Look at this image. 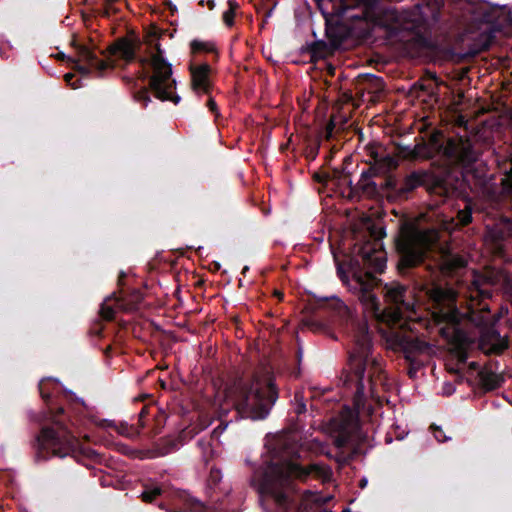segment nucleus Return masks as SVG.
I'll list each match as a JSON object with an SVG mask.
<instances>
[{
  "label": "nucleus",
  "instance_id": "nucleus-19",
  "mask_svg": "<svg viewBox=\"0 0 512 512\" xmlns=\"http://www.w3.org/2000/svg\"><path fill=\"white\" fill-rule=\"evenodd\" d=\"M472 220V212L470 207L466 206L463 210L457 212L456 218L451 217L449 220L443 221V229L452 231L456 227L465 226Z\"/></svg>",
  "mask_w": 512,
  "mask_h": 512
},
{
  "label": "nucleus",
  "instance_id": "nucleus-2",
  "mask_svg": "<svg viewBox=\"0 0 512 512\" xmlns=\"http://www.w3.org/2000/svg\"><path fill=\"white\" fill-rule=\"evenodd\" d=\"M501 289L512 295V274L502 269L487 267L473 271L470 285L465 291L455 292L452 288L433 286L427 291L429 311L433 324L440 335L449 342L461 343L464 334L458 324L461 316L477 325L486 323L485 315L476 318L475 310L487 314L488 307L482 300L492 296L493 289Z\"/></svg>",
  "mask_w": 512,
  "mask_h": 512
},
{
  "label": "nucleus",
  "instance_id": "nucleus-43",
  "mask_svg": "<svg viewBox=\"0 0 512 512\" xmlns=\"http://www.w3.org/2000/svg\"><path fill=\"white\" fill-rule=\"evenodd\" d=\"M123 80L129 84V85H135L136 84V80L133 78V77H130V76H124L123 77Z\"/></svg>",
  "mask_w": 512,
  "mask_h": 512
},
{
  "label": "nucleus",
  "instance_id": "nucleus-35",
  "mask_svg": "<svg viewBox=\"0 0 512 512\" xmlns=\"http://www.w3.org/2000/svg\"><path fill=\"white\" fill-rule=\"evenodd\" d=\"M370 176H369V173L368 172H363L362 175H361V179L359 181V185L361 186L362 189H367L370 185L373 186V188H375V184L373 182H369Z\"/></svg>",
  "mask_w": 512,
  "mask_h": 512
},
{
  "label": "nucleus",
  "instance_id": "nucleus-15",
  "mask_svg": "<svg viewBox=\"0 0 512 512\" xmlns=\"http://www.w3.org/2000/svg\"><path fill=\"white\" fill-rule=\"evenodd\" d=\"M369 156L371 161H373V166L370 170L374 174L387 173L398 166V161L393 156L379 151L378 148H369Z\"/></svg>",
  "mask_w": 512,
  "mask_h": 512
},
{
  "label": "nucleus",
  "instance_id": "nucleus-10",
  "mask_svg": "<svg viewBox=\"0 0 512 512\" xmlns=\"http://www.w3.org/2000/svg\"><path fill=\"white\" fill-rule=\"evenodd\" d=\"M435 154H441L450 163L468 168L477 160V154L472 148L469 140L461 137H452L443 142V134L433 133L427 143L419 144L413 150L404 154V157L411 159L424 157L431 158Z\"/></svg>",
  "mask_w": 512,
  "mask_h": 512
},
{
  "label": "nucleus",
  "instance_id": "nucleus-22",
  "mask_svg": "<svg viewBox=\"0 0 512 512\" xmlns=\"http://www.w3.org/2000/svg\"><path fill=\"white\" fill-rule=\"evenodd\" d=\"M193 53H215L216 46L212 41H204L195 39L190 44Z\"/></svg>",
  "mask_w": 512,
  "mask_h": 512
},
{
  "label": "nucleus",
  "instance_id": "nucleus-9",
  "mask_svg": "<svg viewBox=\"0 0 512 512\" xmlns=\"http://www.w3.org/2000/svg\"><path fill=\"white\" fill-rule=\"evenodd\" d=\"M63 409H59L53 417V424L45 426L41 429L36 438L35 443V459L36 461H46L51 457H73L77 459L79 456L94 459L97 453L84 447L78 436V420L69 419L66 422L62 415Z\"/></svg>",
  "mask_w": 512,
  "mask_h": 512
},
{
  "label": "nucleus",
  "instance_id": "nucleus-20",
  "mask_svg": "<svg viewBox=\"0 0 512 512\" xmlns=\"http://www.w3.org/2000/svg\"><path fill=\"white\" fill-rule=\"evenodd\" d=\"M102 425L105 428L115 430L118 434L123 435L125 437L133 438V437H136L139 435L138 430H136L133 426H131L125 422H121V423L117 424L114 421L104 420Z\"/></svg>",
  "mask_w": 512,
  "mask_h": 512
},
{
  "label": "nucleus",
  "instance_id": "nucleus-34",
  "mask_svg": "<svg viewBox=\"0 0 512 512\" xmlns=\"http://www.w3.org/2000/svg\"><path fill=\"white\" fill-rule=\"evenodd\" d=\"M335 129V116L333 115L325 128V138L329 140L332 138Z\"/></svg>",
  "mask_w": 512,
  "mask_h": 512
},
{
  "label": "nucleus",
  "instance_id": "nucleus-7",
  "mask_svg": "<svg viewBox=\"0 0 512 512\" xmlns=\"http://www.w3.org/2000/svg\"><path fill=\"white\" fill-rule=\"evenodd\" d=\"M353 348L349 356V371L342 374L343 384L355 388L353 404L357 413L365 407V395L374 392L377 381H382L381 361L372 355V342L366 322H359L353 331Z\"/></svg>",
  "mask_w": 512,
  "mask_h": 512
},
{
  "label": "nucleus",
  "instance_id": "nucleus-44",
  "mask_svg": "<svg viewBox=\"0 0 512 512\" xmlns=\"http://www.w3.org/2000/svg\"><path fill=\"white\" fill-rule=\"evenodd\" d=\"M271 14H272V8L265 12L264 22H266L268 20V18L271 16Z\"/></svg>",
  "mask_w": 512,
  "mask_h": 512
},
{
  "label": "nucleus",
  "instance_id": "nucleus-5",
  "mask_svg": "<svg viewBox=\"0 0 512 512\" xmlns=\"http://www.w3.org/2000/svg\"><path fill=\"white\" fill-rule=\"evenodd\" d=\"M331 475V470L324 464L301 466L294 461L284 460L268 463L255 474L253 481L263 501H272L278 512H292L295 480L306 482L317 479L326 482Z\"/></svg>",
  "mask_w": 512,
  "mask_h": 512
},
{
  "label": "nucleus",
  "instance_id": "nucleus-45",
  "mask_svg": "<svg viewBox=\"0 0 512 512\" xmlns=\"http://www.w3.org/2000/svg\"><path fill=\"white\" fill-rule=\"evenodd\" d=\"M118 0H105L107 8H110Z\"/></svg>",
  "mask_w": 512,
  "mask_h": 512
},
{
  "label": "nucleus",
  "instance_id": "nucleus-31",
  "mask_svg": "<svg viewBox=\"0 0 512 512\" xmlns=\"http://www.w3.org/2000/svg\"><path fill=\"white\" fill-rule=\"evenodd\" d=\"M197 444L202 449L203 456H204L205 460L207 461L208 457L210 456V453H211V445H210L209 441L200 439V440H198Z\"/></svg>",
  "mask_w": 512,
  "mask_h": 512
},
{
  "label": "nucleus",
  "instance_id": "nucleus-11",
  "mask_svg": "<svg viewBox=\"0 0 512 512\" xmlns=\"http://www.w3.org/2000/svg\"><path fill=\"white\" fill-rule=\"evenodd\" d=\"M438 238L439 233L435 229L408 228L403 230L396 244L400 255L399 269L412 268L422 263Z\"/></svg>",
  "mask_w": 512,
  "mask_h": 512
},
{
  "label": "nucleus",
  "instance_id": "nucleus-18",
  "mask_svg": "<svg viewBox=\"0 0 512 512\" xmlns=\"http://www.w3.org/2000/svg\"><path fill=\"white\" fill-rule=\"evenodd\" d=\"M142 300V293L139 290H133L129 294L116 297V305L119 310L130 312L138 309Z\"/></svg>",
  "mask_w": 512,
  "mask_h": 512
},
{
  "label": "nucleus",
  "instance_id": "nucleus-12",
  "mask_svg": "<svg viewBox=\"0 0 512 512\" xmlns=\"http://www.w3.org/2000/svg\"><path fill=\"white\" fill-rule=\"evenodd\" d=\"M479 348L485 354L500 355L508 348V339L502 337L492 326L483 327L479 338Z\"/></svg>",
  "mask_w": 512,
  "mask_h": 512
},
{
  "label": "nucleus",
  "instance_id": "nucleus-46",
  "mask_svg": "<svg viewBox=\"0 0 512 512\" xmlns=\"http://www.w3.org/2000/svg\"><path fill=\"white\" fill-rule=\"evenodd\" d=\"M274 294H275V296H277L279 299H281V298L283 297V293H282V292H280V291H277V290H276Z\"/></svg>",
  "mask_w": 512,
  "mask_h": 512
},
{
  "label": "nucleus",
  "instance_id": "nucleus-33",
  "mask_svg": "<svg viewBox=\"0 0 512 512\" xmlns=\"http://www.w3.org/2000/svg\"><path fill=\"white\" fill-rule=\"evenodd\" d=\"M188 501H189L190 509L195 512L202 511L205 507L203 502H201L200 500H198L194 497L189 498Z\"/></svg>",
  "mask_w": 512,
  "mask_h": 512
},
{
  "label": "nucleus",
  "instance_id": "nucleus-24",
  "mask_svg": "<svg viewBox=\"0 0 512 512\" xmlns=\"http://www.w3.org/2000/svg\"><path fill=\"white\" fill-rule=\"evenodd\" d=\"M114 300L116 301V298ZM110 301L111 298L106 299L100 309V314L105 320H112L115 316L116 309H119L116 304H110Z\"/></svg>",
  "mask_w": 512,
  "mask_h": 512
},
{
  "label": "nucleus",
  "instance_id": "nucleus-1",
  "mask_svg": "<svg viewBox=\"0 0 512 512\" xmlns=\"http://www.w3.org/2000/svg\"><path fill=\"white\" fill-rule=\"evenodd\" d=\"M385 232L382 228L372 229L368 239L356 246L355 257L350 262L348 275L341 266L337 273L346 284L349 291L354 293L365 310L372 316L386 322L389 329L384 331L387 347L394 351H401L405 358L414 362L417 354L430 349L427 342L418 339L411 328L405 329L404 319L411 318L413 304L406 300L407 287L392 282L384 287L385 301L395 306V309H380V303L373 293L378 285L376 273H382L386 268V252L383 249L382 238Z\"/></svg>",
  "mask_w": 512,
  "mask_h": 512
},
{
  "label": "nucleus",
  "instance_id": "nucleus-42",
  "mask_svg": "<svg viewBox=\"0 0 512 512\" xmlns=\"http://www.w3.org/2000/svg\"><path fill=\"white\" fill-rule=\"evenodd\" d=\"M196 433H198V431L194 432V428L193 429H186V430L183 431V437H187L189 435L192 438Z\"/></svg>",
  "mask_w": 512,
  "mask_h": 512
},
{
  "label": "nucleus",
  "instance_id": "nucleus-48",
  "mask_svg": "<svg viewBox=\"0 0 512 512\" xmlns=\"http://www.w3.org/2000/svg\"><path fill=\"white\" fill-rule=\"evenodd\" d=\"M470 368L476 369L477 368V364L475 362H471L470 363Z\"/></svg>",
  "mask_w": 512,
  "mask_h": 512
},
{
  "label": "nucleus",
  "instance_id": "nucleus-38",
  "mask_svg": "<svg viewBox=\"0 0 512 512\" xmlns=\"http://www.w3.org/2000/svg\"><path fill=\"white\" fill-rule=\"evenodd\" d=\"M207 107L209 108V110L212 113H214L215 115H218V107H217V104H216V102L214 101L213 98H209L208 99Z\"/></svg>",
  "mask_w": 512,
  "mask_h": 512
},
{
  "label": "nucleus",
  "instance_id": "nucleus-47",
  "mask_svg": "<svg viewBox=\"0 0 512 512\" xmlns=\"http://www.w3.org/2000/svg\"><path fill=\"white\" fill-rule=\"evenodd\" d=\"M336 444H337L338 447H341L343 445V442H342V440L337 439L336 440Z\"/></svg>",
  "mask_w": 512,
  "mask_h": 512
},
{
  "label": "nucleus",
  "instance_id": "nucleus-14",
  "mask_svg": "<svg viewBox=\"0 0 512 512\" xmlns=\"http://www.w3.org/2000/svg\"><path fill=\"white\" fill-rule=\"evenodd\" d=\"M191 85L198 94H209L212 88L211 67L208 64H200L190 67Z\"/></svg>",
  "mask_w": 512,
  "mask_h": 512
},
{
  "label": "nucleus",
  "instance_id": "nucleus-6",
  "mask_svg": "<svg viewBox=\"0 0 512 512\" xmlns=\"http://www.w3.org/2000/svg\"><path fill=\"white\" fill-rule=\"evenodd\" d=\"M278 396L273 373L269 367L260 366L251 377L240 379L225 389L223 401L219 404L221 424L230 409L235 410V418L264 419Z\"/></svg>",
  "mask_w": 512,
  "mask_h": 512
},
{
  "label": "nucleus",
  "instance_id": "nucleus-41",
  "mask_svg": "<svg viewBox=\"0 0 512 512\" xmlns=\"http://www.w3.org/2000/svg\"><path fill=\"white\" fill-rule=\"evenodd\" d=\"M457 357L459 364H464L467 359V354L463 350H459L457 352Z\"/></svg>",
  "mask_w": 512,
  "mask_h": 512
},
{
  "label": "nucleus",
  "instance_id": "nucleus-51",
  "mask_svg": "<svg viewBox=\"0 0 512 512\" xmlns=\"http://www.w3.org/2000/svg\"><path fill=\"white\" fill-rule=\"evenodd\" d=\"M375 79H376V80H377V82L381 85V81H380V79H378V78H376V77H375Z\"/></svg>",
  "mask_w": 512,
  "mask_h": 512
},
{
  "label": "nucleus",
  "instance_id": "nucleus-36",
  "mask_svg": "<svg viewBox=\"0 0 512 512\" xmlns=\"http://www.w3.org/2000/svg\"><path fill=\"white\" fill-rule=\"evenodd\" d=\"M495 252L499 255H504L506 244L503 241L496 240L494 244Z\"/></svg>",
  "mask_w": 512,
  "mask_h": 512
},
{
  "label": "nucleus",
  "instance_id": "nucleus-26",
  "mask_svg": "<svg viewBox=\"0 0 512 512\" xmlns=\"http://www.w3.org/2000/svg\"><path fill=\"white\" fill-rule=\"evenodd\" d=\"M162 494V489L158 486L146 488L142 494L141 499L146 503H151L158 496Z\"/></svg>",
  "mask_w": 512,
  "mask_h": 512
},
{
  "label": "nucleus",
  "instance_id": "nucleus-16",
  "mask_svg": "<svg viewBox=\"0 0 512 512\" xmlns=\"http://www.w3.org/2000/svg\"><path fill=\"white\" fill-rule=\"evenodd\" d=\"M317 6L326 20L341 17L348 10L344 0H317Z\"/></svg>",
  "mask_w": 512,
  "mask_h": 512
},
{
  "label": "nucleus",
  "instance_id": "nucleus-40",
  "mask_svg": "<svg viewBox=\"0 0 512 512\" xmlns=\"http://www.w3.org/2000/svg\"><path fill=\"white\" fill-rule=\"evenodd\" d=\"M148 413H149L148 407L144 406L139 413V422H140L141 427L144 426V424L142 423V420L148 415Z\"/></svg>",
  "mask_w": 512,
  "mask_h": 512
},
{
  "label": "nucleus",
  "instance_id": "nucleus-3",
  "mask_svg": "<svg viewBox=\"0 0 512 512\" xmlns=\"http://www.w3.org/2000/svg\"><path fill=\"white\" fill-rule=\"evenodd\" d=\"M443 5L444 0H421L399 11L384 0H360L361 15L352 14L350 18L384 29L391 41L418 47L425 42L424 34L440 20Z\"/></svg>",
  "mask_w": 512,
  "mask_h": 512
},
{
  "label": "nucleus",
  "instance_id": "nucleus-50",
  "mask_svg": "<svg viewBox=\"0 0 512 512\" xmlns=\"http://www.w3.org/2000/svg\"><path fill=\"white\" fill-rule=\"evenodd\" d=\"M165 453H166V452H164V453H160V454H156L155 456H160V455H161V456H164V454H165Z\"/></svg>",
  "mask_w": 512,
  "mask_h": 512
},
{
  "label": "nucleus",
  "instance_id": "nucleus-49",
  "mask_svg": "<svg viewBox=\"0 0 512 512\" xmlns=\"http://www.w3.org/2000/svg\"><path fill=\"white\" fill-rule=\"evenodd\" d=\"M58 58H61V59H62V58H64V54L59 53V54H58Z\"/></svg>",
  "mask_w": 512,
  "mask_h": 512
},
{
  "label": "nucleus",
  "instance_id": "nucleus-8",
  "mask_svg": "<svg viewBox=\"0 0 512 512\" xmlns=\"http://www.w3.org/2000/svg\"><path fill=\"white\" fill-rule=\"evenodd\" d=\"M502 13L501 6L485 0H454L450 11L456 27L475 42L477 51L486 50L492 43Z\"/></svg>",
  "mask_w": 512,
  "mask_h": 512
},
{
  "label": "nucleus",
  "instance_id": "nucleus-37",
  "mask_svg": "<svg viewBox=\"0 0 512 512\" xmlns=\"http://www.w3.org/2000/svg\"><path fill=\"white\" fill-rule=\"evenodd\" d=\"M295 400L298 402L296 412L298 414L304 413L306 411V405L302 401V398L299 399V394H295Z\"/></svg>",
  "mask_w": 512,
  "mask_h": 512
},
{
  "label": "nucleus",
  "instance_id": "nucleus-25",
  "mask_svg": "<svg viewBox=\"0 0 512 512\" xmlns=\"http://www.w3.org/2000/svg\"><path fill=\"white\" fill-rule=\"evenodd\" d=\"M229 8L223 13V21L227 26H232L234 23L235 11L238 4L234 0L228 1Z\"/></svg>",
  "mask_w": 512,
  "mask_h": 512
},
{
  "label": "nucleus",
  "instance_id": "nucleus-30",
  "mask_svg": "<svg viewBox=\"0 0 512 512\" xmlns=\"http://www.w3.org/2000/svg\"><path fill=\"white\" fill-rule=\"evenodd\" d=\"M221 477H222V475H221V471L219 469L211 468L210 473H209L208 482L210 484L216 485L220 482Z\"/></svg>",
  "mask_w": 512,
  "mask_h": 512
},
{
  "label": "nucleus",
  "instance_id": "nucleus-17",
  "mask_svg": "<svg viewBox=\"0 0 512 512\" xmlns=\"http://www.w3.org/2000/svg\"><path fill=\"white\" fill-rule=\"evenodd\" d=\"M328 498H324L318 493L306 491L302 495L301 501L297 507V512H316L326 504Z\"/></svg>",
  "mask_w": 512,
  "mask_h": 512
},
{
  "label": "nucleus",
  "instance_id": "nucleus-32",
  "mask_svg": "<svg viewBox=\"0 0 512 512\" xmlns=\"http://www.w3.org/2000/svg\"><path fill=\"white\" fill-rule=\"evenodd\" d=\"M327 52V45L323 42H318L314 45L313 53L316 56L324 57Z\"/></svg>",
  "mask_w": 512,
  "mask_h": 512
},
{
  "label": "nucleus",
  "instance_id": "nucleus-28",
  "mask_svg": "<svg viewBox=\"0 0 512 512\" xmlns=\"http://www.w3.org/2000/svg\"><path fill=\"white\" fill-rule=\"evenodd\" d=\"M465 265V261L461 257H452L447 263H445V269L453 270L456 268L463 267Z\"/></svg>",
  "mask_w": 512,
  "mask_h": 512
},
{
  "label": "nucleus",
  "instance_id": "nucleus-29",
  "mask_svg": "<svg viewBox=\"0 0 512 512\" xmlns=\"http://www.w3.org/2000/svg\"><path fill=\"white\" fill-rule=\"evenodd\" d=\"M431 429L433 431V435L436 438L438 442H445L450 439V437L446 436L442 430L441 427L438 426H431Z\"/></svg>",
  "mask_w": 512,
  "mask_h": 512
},
{
  "label": "nucleus",
  "instance_id": "nucleus-27",
  "mask_svg": "<svg viewBox=\"0 0 512 512\" xmlns=\"http://www.w3.org/2000/svg\"><path fill=\"white\" fill-rule=\"evenodd\" d=\"M134 99L141 103L144 107L147 106L150 101L149 91L146 87H142L134 94Z\"/></svg>",
  "mask_w": 512,
  "mask_h": 512
},
{
  "label": "nucleus",
  "instance_id": "nucleus-13",
  "mask_svg": "<svg viewBox=\"0 0 512 512\" xmlns=\"http://www.w3.org/2000/svg\"><path fill=\"white\" fill-rule=\"evenodd\" d=\"M77 55L78 61L83 63L78 66V70L83 74L96 72L100 76L106 69L113 66L110 62L98 58L96 53L86 46H79Z\"/></svg>",
  "mask_w": 512,
  "mask_h": 512
},
{
  "label": "nucleus",
  "instance_id": "nucleus-4",
  "mask_svg": "<svg viewBox=\"0 0 512 512\" xmlns=\"http://www.w3.org/2000/svg\"><path fill=\"white\" fill-rule=\"evenodd\" d=\"M161 31L153 26L140 41L137 38L122 37L108 47L110 56L133 62L136 58L142 66L149 65L152 75L149 79V87L155 97L162 101L170 100L178 103L180 98L174 96L175 80L172 77L171 64L164 58V51L160 43Z\"/></svg>",
  "mask_w": 512,
  "mask_h": 512
},
{
  "label": "nucleus",
  "instance_id": "nucleus-21",
  "mask_svg": "<svg viewBox=\"0 0 512 512\" xmlns=\"http://www.w3.org/2000/svg\"><path fill=\"white\" fill-rule=\"evenodd\" d=\"M479 379L482 386L489 391L500 387L502 382V378L498 374L488 370H481Z\"/></svg>",
  "mask_w": 512,
  "mask_h": 512
},
{
  "label": "nucleus",
  "instance_id": "nucleus-23",
  "mask_svg": "<svg viewBox=\"0 0 512 512\" xmlns=\"http://www.w3.org/2000/svg\"><path fill=\"white\" fill-rule=\"evenodd\" d=\"M423 177L420 173L412 172L408 175L403 182V186L401 187V191L409 192L422 185Z\"/></svg>",
  "mask_w": 512,
  "mask_h": 512
},
{
  "label": "nucleus",
  "instance_id": "nucleus-39",
  "mask_svg": "<svg viewBox=\"0 0 512 512\" xmlns=\"http://www.w3.org/2000/svg\"><path fill=\"white\" fill-rule=\"evenodd\" d=\"M73 78H74V74H72V73H67L64 76V79L67 82V84L69 86H71L73 89H76V88H78V85L76 84V82H72Z\"/></svg>",
  "mask_w": 512,
  "mask_h": 512
}]
</instances>
